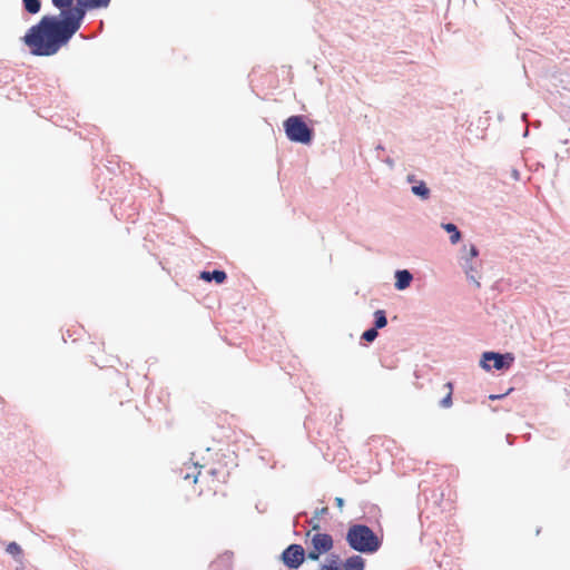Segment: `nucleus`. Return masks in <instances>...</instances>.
Wrapping results in <instances>:
<instances>
[{
    "mask_svg": "<svg viewBox=\"0 0 570 570\" xmlns=\"http://www.w3.org/2000/svg\"><path fill=\"white\" fill-rule=\"evenodd\" d=\"M180 475L184 480H191L194 484L199 483V493H216L220 485L227 482L229 472L220 463L202 465L200 469L197 463H187L180 469Z\"/></svg>",
    "mask_w": 570,
    "mask_h": 570,
    "instance_id": "obj_2",
    "label": "nucleus"
},
{
    "mask_svg": "<svg viewBox=\"0 0 570 570\" xmlns=\"http://www.w3.org/2000/svg\"><path fill=\"white\" fill-rule=\"evenodd\" d=\"M309 523L312 524V529L309 530L311 531V534L315 533V532H320V523H318V519H315V517H313L309 521Z\"/></svg>",
    "mask_w": 570,
    "mask_h": 570,
    "instance_id": "obj_21",
    "label": "nucleus"
},
{
    "mask_svg": "<svg viewBox=\"0 0 570 570\" xmlns=\"http://www.w3.org/2000/svg\"><path fill=\"white\" fill-rule=\"evenodd\" d=\"M306 538L309 539L307 559L317 561L322 554L330 552L334 547V541L331 534L323 532H315L311 534L307 531Z\"/></svg>",
    "mask_w": 570,
    "mask_h": 570,
    "instance_id": "obj_5",
    "label": "nucleus"
},
{
    "mask_svg": "<svg viewBox=\"0 0 570 570\" xmlns=\"http://www.w3.org/2000/svg\"><path fill=\"white\" fill-rule=\"evenodd\" d=\"M7 552L12 554V556H19L21 554L22 550L20 548V546L16 542H10L8 546H7Z\"/></svg>",
    "mask_w": 570,
    "mask_h": 570,
    "instance_id": "obj_18",
    "label": "nucleus"
},
{
    "mask_svg": "<svg viewBox=\"0 0 570 570\" xmlns=\"http://www.w3.org/2000/svg\"><path fill=\"white\" fill-rule=\"evenodd\" d=\"M336 505L342 509L344 507V500L342 498L335 499Z\"/></svg>",
    "mask_w": 570,
    "mask_h": 570,
    "instance_id": "obj_24",
    "label": "nucleus"
},
{
    "mask_svg": "<svg viewBox=\"0 0 570 570\" xmlns=\"http://www.w3.org/2000/svg\"><path fill=\"white\" fill-rule=\"evenodd\" d=\"M443 228L451 234L450 240L452 244H456L460 240L461 233L459 232V229L456 228V226L454 224H451V223L444 224Z\"/></svg>",
    "mask_w": 570,
    "mask_h": 570,
    "instance_id": "obj_15",
    "label": "nucleus"
},
{
    "mask_svg": "<svg viewBox=\"0 0 570 570\" xmlns=\"http://www.w3.org/2000/svg\"><path fill=\"white\" fill-rule=\"evenodd\" d=\"M346 541L353 550L362 553L376 552L381 547L377 535L364 524L351 525L346 533Z\"/></svg>",
    "mask_w": 570,
    "mask_h": 570,
    "instance_id": "obj_3",
    "label": "nucleus"
},
{
    "mask_svg": "<svg viewBox=\"0 0 570 570\" xmlns=\"http://www.w3.org/2000/svg\"><path fill=\"white\" fill-rule=\"evenodd\" d=\"M395 278H396L395 287L397 289L402 291L410 286L413 277L409 271L402 269V271H397L395 273Z\"/></svg>",
    "mask_w": 570,
    "mask_h": 570,
    "instance_id": "obj_10",
    "label": "nucleus"
},
{
    "mask_svg": "<svg viewBox=\"0 0 570 570\" xmlns=\"http://www.w3.org/2000/svg\"><path fill=\"white\" fill-rule=\"evenodd\" d=\"M23 7L27 12L31 14H36L40 11L41 3L40 0H22Z\"/></svg>",
    "mask_w": 570,
    "mask_h": 570,
    "instance_id": "obj_16",
    "label": "nucleus"
},
{
    "mask_svg": "<svg viewBox=\"0 0 570 570\" xmlns=\"http://www.w3.org/2000/svg\"><path fill=\"white\" fill-rule=\"evenodd\" d=\"M307 554L305 553L304 548L301 544H289L282 553L281 560L288 568L296 570L298 569Z\"/></svg>",
    "mask_w": 570,
    "mask_h": 570,
    "instance_id": "obj_7",
    "label": "nucleus"
},
{
    "mask_svg": "<svg viewBox=\"0 0 570 570\" xmlns=\"http://www.w3.org/2000/svg\"><path fill=\"white\" fill-rule=\"evenodd\" d=\"M377 337V331L376 328H370L367 331H365L362 335V338L367 341V342H372L374 341L375 338Z\"/></svg>",
    "mask_w": 570,
    "mask_h": 570,
    "instance_id": "obj_19",
    "label": "nucleus"
},
{
    "mask_svg": "<svg viewBox=\"0 0 570 570\" xmlns=\"http://www.w3.org/2000/svg\"><path fill=\"white\" fill-rule=\"evenodd\" d=\"M73 0H52V4L65 12L67 9L72 8ZM110 3V0H77L75 8H81L83 12L88 9L106 8Z\"/></svg>",
    "mask_w": 570,
    "mask_h": 570,
    "instance_id": "obj_8",
    "label": "nucleus"
},
{
    "mask_svg": "<svg viewBox=\"0 0 570 570\" xmlns=\"http://www.w3.org/2000/svg\"><path fill=\"white\" fill-rule=\"evenodd\" d=\"M226 273L224 271L203 272L200 278L207 282L215 281L220 284L226 279Z\"/></svg>",
    "mask_w": 570,
    "mask_h": 570,
    "instance_id": "obj_12",
    "label": "nucleus"
},
{
    "mask_svg": "<svg viewBox=\"0 0 570 570\" xmlns=\"http://www.w3.org/2000/svg\"><path fill=\"white\" fill-rule=\"evenodd\" d=\"M326 512H327V508L326 507L322 508V509L315 511V515L314 517H315V519H318L322 514H324Z\"/></svg>",
    "mask_w": 570,
    "mask_h": 570,
    "instance_id": "obj_23",
    "label": "nucleus"
},
{
    "mask_svg": "<svg viewBox=\"0 0 570 570\" xmlns=\"http://www.w3.org/2000/svg\"><path fill=\"white\" fill-rule=\"evenodd\" d=\"M443 389L445 390V396L440 401V406L443 409H449L452 406V395H453V383L448 382L443 385Z\"/></svg>",
    "mask_w": 570,
    "mask_h": 570,
    "instance_id": "obj_13",
    "label": "nucleus"
},
{
    "mask_svg": "<svg viewBox=\"0 0 570 570\" xmlns=\"http://www.w3.org/2000/svg\"><path fill=\"white\" fill-rule=\"evenodd\" d=\"M284 129L291 141L307 145L312 141L313 130L302 116H291L284 121Z\"/></svg>",
    "mask_w": 570,
    "mask_h": 570,
    "instance_id": "obj_4",
    "label": "nucleus"
},
{
    "mask_svg": "<svg viewBox=\"0 0 570 570\" xmlns=\"http://www.w3.org/2000/svg\"><path fill=\"white\" fill-rule=\"evenodd\" d=\"M409 180L412 183L414 181V176H409Z\"/></svg>",
    "mask_w": 570,
    "mask_h": 570,
    "instance_id": "obj_26",
    "label": "nucleus"
},
{
    "mask_svg": "<svg viewBox=\"0 0 570 570\" xmlns=\"http://www.w3.org/2000/svg\"><path fill=\"white\" fill-rule=\"evenodd\" d=\"M504 395H505V394H499V395H494V394H492V395H490V396H489V399H490V400H499V399H502Z\"/></svg>",
    "mask_w": 570,
    "mask_h": 570,
    "instance_id": "obj_25",
    "label": "nucleus"
},
{
    "mask_svg": "<svg viewBox=\"0 0 570 570\" xmlns=\"http://www.w3.org/2000/svg\"><path fill=\"white\" fill-rule=\"evenodd\" d=\"M63 18L43 17L23 37L24 43L36 56H52L79 30L86 12L70 8L61 12Z\"/></svg>",
    "mask_w": 570,
    "mask_h": 570,
    "instance_id": "obj_1",
    "label": "nucleus"
},
{
    "mask_svg": "<svg viewBox=\"0 0 570 570\" xmlns=\"http://www.w3.org/2000/svg\"><path fill=\"white\" fill-rule=\"evenodd\" d=\"M101 353H105V346L102 342H91L88 348V354L92 358L95 365L100 367L112 366L114 356L108 354L101 357Z\"/></svg>",
    "mask_w": 570,
    "mask_h": 570,
    "instance_id": "obj_9",
    "label": "nucleus"
},
{
    "mask_svg": "<svg viewBox=\"0 0 570 570\" xmlns=\"http://www.w3.org/2000/svg\"><path fill=\"white\" fill-rule=\"evenodd\" d=\"M412 191L422 199H428L430 196V189L426 187L424 181H420L417 185H414L412 187Z\"/></svg>",
    "mask_w": 570,
    "mask_h": 570,
    "instance_id": "obj_14",
    "label": "nucleus"
},
{
    "mask_svg": "<svg viewBox=\"0 0 570 570\" xmlns=\"http://www.w3.org/2000/svg\"><path fill=\"white\" fill-rule=\"evenodd\" d=\"M469 252H470V257H471V258H474V257H476V256H478V249H476V247H475L474 245H471V246H470Z\"/></svg>",
    "mask_w": 570,
    "mask_h": 570,
    "instance_id": "obj_22",
    "label": "nucleus"
},
{
    "mask_svg": "<svg viewBox=\"0 0 570 570\" xmlns=\"http://www.w3.org/2000/svg\"><path fill=\"white\" fill-rule=\"evenodd\" d=\"M365 561L361 556H352L343 563L344 570H364Z\"/></svg>",
    "mask_w": 570,
    "mask_h": 570,
    "instance_id": "obj_11",
    "label": "nucleus"
},
{
    "mask_svg": "<svg viewBox=\"0 0 570 570\" xmlns=\"http://www.w3.org/2000/svg\"><path fill=\"white\" fill-rule=\"evenodd\" d=\"M514 361V356L511 353L500 354L495 352H484L481 360V366L485 371L492 368L503 370L509 368Z\"/></svg>",
    "mask_w": 570,
    "mask_h": 570,
    "instance_id": "obj_6",
    "label": "nucleus"
},
{
    "mask_svg": "<svg viewBox=\"0 0 570 570\" xmlns=\"http://www.w3.org/2000/svg\"><path fill=\"white\" fill-rule=\"evenodd\" d=\"M318 570H341L340 567L336 564V561L333 560L330 563L322 564Z\"/></svg>",
    "mask_w": 570,
    "mask_h": 570,
    "instance_id": "obj_20",
    "label": "nucleus"
},
{
    "mask_svg": "<svg viewBox=\"0 0 570 570\" xmlns=\"http://www.w3.org/2000/svg\"><path fill=\"white\" fill-rule=\"evenodd\" d=\"M374 317H375V327L376 328H382V327L386 326L387 320H386V315H385L384 311H382V309L376 311L374 313Z\"/></svg>",
    "mask_w": 570,
    "mask_h": 570,
    "instance_id": "obj_17",
    "label": "nucleus"
}]
</instances>
